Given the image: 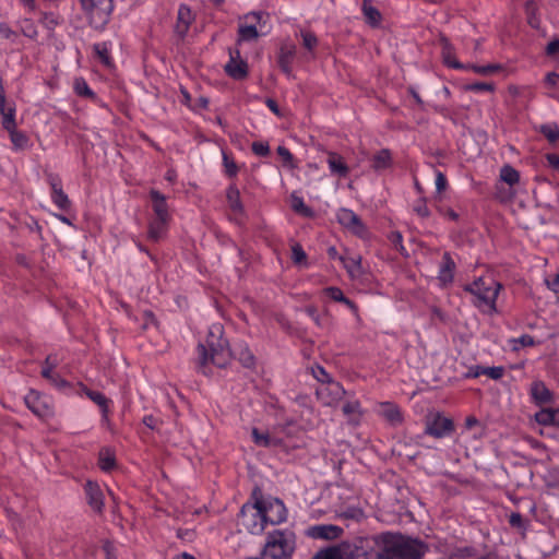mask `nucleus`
<instances>
[{"instance_id": "f257e3e1", "label": "nucleus", "mask_w": 559, "mask_h": 559, "mask_svg": "<svg viewBox=\"0 0 559 559\" xmlns=\"http://www.w3.org/2000/svg\"><path fill=\"white\" fill-rule=\"evenodd\" d=\"M224 329L221 324H213L209 329L205 344H199V364L202 372L206 374L205 366L209 361L218 368L228 365L233 356L238 357L242 366L250 368L254 365V356L248 347L230 349L228 342L223 338Z\"/></svg>"}, {"instance_id": "f03ea898", "label": "nucleus", "mask_w": 559, "mask_h": 559, "mask_svg": "<svg viewBox=\"0 0 559 559\" xmlns=\"http://www.w3.org/2000/svg\"><path fill=\"white\" fill-rule=\"evenodd\" d=\"M425 546L401 534L384 533L373 537V546L366 559H421Z\"/></svg>"}, {"instance_id": "7ed1b4c3", "label": "nucleus", "mask_w": 559, "mask_h": 559, "mask_svg": "<svg viewBox=\"0 0 559 559\" xmlns=\"http://www.w3.org/2000/svg\"><path fill=\"white\" fill-rule=\"evenodd\" d=\"M251 499L252 502L248 501L241 507L238 525L252 535H260L269 523L276 524L278 521L267 516L269 511L273 508V502L265 500L259 488L253 489Z\"/></svg>"}, {"instance_id": "20e7f679", "label": "nucleus", "mask_w": 559, "mask_h": 559, "mask_svg": "<svg viewBox=\"0 0 559 559\" xmlns=\"http://www.w3.org/2000/svg\"><path fill=\"white\" fill-rule=\"evenodd\" d=\"M500 288L501 285L492 278L485 280L479 277L471 285H467L465 290L475 296L474 304L476 307L485 312H492L496 310V299Z\"/></svg>"}, {"instance_id": "39448f33", "label": "nucleus", "mask_w": 559, "mask_h": 559, "mask_svg": "<svg viewBox=\"0 0 559 559\" xmlns=\"http://www.w3.org/2000/svg\"><path fill=\"white\" fill-rule=\"evenodd\" d=\"M80 4L88 19L90 25L95 29L105 27L114 10L112 0H80Z\"/></svg>"}, {"instance_id": "423d86ee", "label": "nucleus", "mask_w": 559, "mask_h": 559, "mask_svg": "<svg viewBox=\"0 0 559 559\" xmlns=\"http://www.w3.org/2000/svg\"><path fill=\"white\" fill-rule=\"evenodd\" d=\"M25 404L34 415L41 419H49L53 416V407L50 399L43 396L35 390H31L25 396Z\"/></svg>"}, {"instance_id": "0eeeda50", "label": "nucleus", "mask_w": 559, "mask_h": 559, "mask_svg": "<svg viewBox=\"0 0 559 559\" xmlns=\"http://www.w3.org/2000/svg\"><path fill=\"white\" fill-rule=\"evenodd\" d=\"M454 425L452 419L436 413L426 417L425 432L435 438H444L452 433Z\"/></svg>"}, {"instance_id": "6e6552de", "label": "nucleus", "mask_w": 559, "mask_h": 559, "mask_svg": "<svg viewBox=\"0 0 559 559\" xmlns=\"http://www.w3.org/2000/svg\"><path fill=\"white\" fill-rule=\"evenodd\" d=\"M346 394L341 383L329 381V383L320 384L316 390L317 399L324 406H334Z\"/></svg>"}, {"instance_id": "1a4fd4ad", "label": "nucleus", "mask_w": 559, "mask_h": 559, "mask_svg": "<svg viewBox=\"0 0 559 559\" xmlns=\"http://www.w3.org/2000/svg\"><path fill=\"white\" fill-rule=\"evenodd\" d=\"M337 222L354 235L365 238L368 230L361 219L352 210L340 209L336 213Z\"/></svg>"}, {"instance_id": "9d476101", "label": "nucleus", "mask_w": 559, "mask_h": 559, "mask_svg": "<svg viewBox=\"0 0 559 559\" xmlns=\"http://www.w3.org/2000/svg\"><path fill=\"white\" fill-rule=\"evenodd\" d=\"M250 16L257 20V24L241 25L238 31V43L250 41L258 38L260 35H264L267 33V31L264 27V19L267 17L266 14L262 12H253L250 14Z\"/></svg>"}, {"instance_id": "9b49d317", "label": "nucleus", "mask_w": 559, "mask_h": 559, "mask_svg": "<svg viewBox=\"0 0 559 559\" xmlns=\"http://www.w3.org/2000/svg\"><path fill=\"white\" fill-rule=\"evenodd\" d=\"M225 72L235 80H242L248 75V64L240 57L238 49H229V61L225 64Z\"/></svg>"}, {"instance_id": "f8f14e48", "label": "nucleus", "mask_w": 559, "mask_h": 559, "mask_svg": "<svg viewBox=\"0 0 559 559\" xmlns=\"http://www.w3.org/2000/svg\"><path fill=\"white\" fill-rule=\"evenodd\" d=\"M84 492L87 504L91 509L97 513L102 514L104 511V492L100 489L99 485L96 481L87 480L84 485Z\"/></svg>"}, {"instance_id": "ddd939ff", "label": "nucleus", "mask_w": 559, "mask_h": 559, "mask_svg": "<svg viewBox=\"0 0 559 559\" xmlns=\"http://www.w3.org/2000/svg\"><path fill=\"white\" fill-rule=\"evenodd\" d=\"M227 203L230 210V218L237 224H242L245 217V209L240 201V192L235 186H230L226 192Z\"/></svg>"}, {"instance_id": "4468645a", "label": "nucleus", "mask_w": 559, "mask_h": 559, "mask_svg": "<svg viewBox=\"0 0 559 559\" xmlns=\"http://www.w3.org/2000/svg\"><path fill=\"white\" fill-rule=\"evenodd\" d=\"M355 552L350 545L342 543L318 551L312 559H354Z\"/></svg>"}, {"instance_id": "2eb2a0df", "label": "nucleus", "mask_w": 559, "mask_h": 559, "mask_svg": "<svg viewBox=\"0 0 559 559\" xmlns=\"http://www.w3.org/2000/svg\"><path fill=\"white\" fill-rule=\"evenodd\" d=\"M343 528L333 524H319L310 526L307 535L314 539L332 540L338 538L343 534Z\"/></svg>"}, {"instance_id": "dca6fc26", "label": "nucleus", "mask_w": 559, "mask_h": 559, "mask_svg": "<svg viewBox=\"0 0 559 559\" xmlns=\"http://www.w3.org/2000/svg\"><path fill=\"white\" fill-rule=\"evenodd\" d=\"M248 559H280V530H273L267 534L259 557Z\"/></svg>"}, {"instance_id": "f3484780", "label": "nucleus", "mask_w": 559, "mask_h": 559, "mask_svg": "<svg viewBox=\"0 0 559 559\" xmlns=\"http://www.w3.org/2000/svg\"><path fill=\"white\" fill-rule=\"evenodd\" d=\"M377 413L390 425L397 426L403 421V415L400 407L391 402H381L378 404Z\"/></svg>"}, {"instance_id": "a211bd4d", "label": "nucleus", "mask_w": 559, "mask_h": 559, "mask_svg": "<svg viewBox=\"0 0 559 559\" xmlns=\"http://www.w3.org/2000/svg\"><path fill=\"white\" fill-rule=\"evenodd\" d=\"M150 197L152 200L153 211L156 216L155 218L170 219L165 195L160 193L158 190L152 189L150 191Z\"/></svg>"}, {"instance_id": "6ab92c4d", "label": "nucleus", "mask_w": 559, "mask_h": 559, "mask_svg": "<svg viewBox=\"0 0 559 559\" xmlns=\"http://www.w3.org/2000/svg\"><path fill=\"white\" fill-rule=\"evenodd\" d=\"M193 21L192 12L189 7L182 4L178 9V17L175 31L180 36H185Z\"/></svg>"}, {"instance_id": "aec40b11", "label": "nucleus", "mask_w": 559, "mask_h": 559, "mask_svg": "<svg viewBox=\"0 0 559 559\" xmlns=\"http://www.w3.org/2000/svg\"><path fill=\"white\" fill-rule=\"evenodd\" d=\"M344 416L347 417V421L350 425L357 426L359 425L364 412L361 409L360 403L357 400L346 402L342 407Z\"/></svg>"}, {"instance_id": "412c9836", "label": "nucleus", "mask_w": 559, "mask_h": 559, "mask_svg": "<svg viewBox=\"0 0 559 559\" xmlns=\"http://www.w3.org/2000/svg\"><path fill=\"white\" fill-rule=\"evenodd\" d=\"M340 261L343 263L344 267L347 270L350 277H360L364 274L361 257L359 254L350 257H340Z\"/></svg>"}, {"instance_id": "4be33fe9", "label": "nucleus", "mask_w": 559, "mask_h": 559, "mask_svg": "<svg viewBox=\"0 0 559 559\" xmlns=\"http://www.w3.org/2000/svg\"><path fill=\"white\" fill-rule=\"evenodd\" d=\"M531 394L537 404H547L551 402L552 394L542 381H535L531 386Z\"/></svg>"}, {"instance_id": "5701e85b", "label": "nucleus", "mask_w": 559, "mask_h": 559, "mask_svg": "<svg viewBox=\"0 0 559 559\" xmlns=\"http://www.w3.org/2000/svg\"><path fill=\"white\" fill-rule=\"evenodd\" d=\"M455 269V262L451 258L449 252H444L442 255V264L439 271V280L443 284H449L453 281V271Z\"/></svg>"}, {"instance_id": "b1692460", "label": "nucleus", "mask_w": 559, "mask_h": 559, "mask_svg": "<svg viewBox=\"0 0 559 559\" xmlns=\"http://www.w3.org/2000/svg\"><path fill=\"white\" fill-rule=\"evenodd\" d=\"M86 396L100 407L103 419L108 420L109 400L99 391L84 389Z\"/></svg>"}, {"instance_id": "393cba45", "label": "nucleus", "mask_w": 559, "mask_h": 559, "mask_svg": "<svg viewBox=\"0 0 559 559\" xmlns=\"http://www.w3.org/2000/svg\"><path fill=\"white\" fill-rule=\"evenodd\" d=\"M169 219L154 218L150 223L148 227V239L153 241H159L166 234L168 228Z\"/></svg>"}, {"instance_id": "a878e982", "label": "nucleus", "mask_w": 559, "mask_h": 559, "mask_svg": "<svg viewBox=\"0 0 559 559\" xmlns=\"http://www.w3.org/2000/svg\"><path fill=\"white\" fill-rule=\"evenodd\" d=\"M328 165L331 173L336 174L340 177H346L348 174L347 165L343 162V158L334 152L329 153Z\"/></svg>"}, {"instance_id": "bb28decb", "label": "nucleus", "mask_w": 559, "mask_h": 559, "mask_svg": "<svg viewBox=\"0 0 559 559\" xmlns=\"http://www.w3.org/2000/svg\"><path fill=\"white\" fill-rule=\"evenodd\" d=\"M440 43L442 45V57L444 62L452 68L463 69L465 68L461 62L456 61L453 58V46L450 44L449 39L444 36L440 37Z\"/></svg>"}, {"instance_id": "cd10ccee", "label": "nucleus", "mask_w": 559, "mask_h": 559, "mask_svg": "<svg viewBox=\"0 0 559 559\" xmlns=\"http://www.w3.org/2000/svg\"><path fill=\"white\" fill-rule=\"evenodd\" d=\"M289 204L294 212L304 216V217H312L313 211L307 206L301 197H299L296 192L290 194Z\"/></svg>"}, {"instance_id": "c85d7f7f", "label": "nucleus", "mask_w": 559, "mask_h": 559, "mask_svg": "<svg viewBox=\"0 0 559 559\" xmlns=\"http://www.w3.org/2000/svg\"><path fill=\"white\" fill-rule=\"evenodd\" d=\"M362 13L366 19V22L371 26L379 25L381 21V13L377 8L371 4L370 0H364L362 2Z\"/></svg>"}, {"instance_id": "c756f323", "label": "nucleus", "mask_w": 559, "mask_h": 559, "mask_svg": "<svg viewBox=\"0 0 559 559\" xmlns=\"http://www.w3.org/2000/svg\"><path fill=\"white\" fill-rule=\"evenodd\" d=\"M392 157L389 150L383 148L374 154L372 158V167L376 170L385 169L391 166Z\"/></svg>"}, {"instance_id": "7c9ffc66", "label": "nucleus", "mask_w": 559, "mask_h": 559, "mask_svg": "<svg viewBox=\"0 0 559 559\" xmlns=\"http://www.w3.org/2000/svg\"><path fill=\"white\" fill-rule=\"evenodd\" d=\"M295 550V537L292 533L282 532V559H292Z\"/></svg>"}, {"instance_id": "2f4dec72", "label": "nucleus", "mask_w": 559, "mask_h": 559, "mask_svg": "<svg viewBox=\"0 0 559 559\" xmlns=\"http://www.w3.org/2000/svg\"><path fill=\"white\" fill-rule=\"evenodd\" d=\"M98 465L99 468L104 472H110L115 467L116 459L109 449L100 450Z\"/></svg>"}, {"instance_id": "473e14b6", "label": "nucleus", "mask_w": 559, "mask_h": 559, "mask_svg": "<svg viewBox=\"0 0 559 559\" xmlns=\"http://www.w3.org/2000/svg\"><path fill=\"white\" fill-rule=\"evenodd\" d=\"M325 294L335 301L345 304L350 310L357 311L356 305L344 296L343 292L337 287L325 288Z\"/></svg>"}, {"instance_id": "72a5a7b5", "label": "nucleus", "mask_w": 559, "mask_h": 559, "mask_svg": "<svg viewBox=\"0 0 559 559\" xmlns=\"http://www.w3.org/2000/svg\"><path fill=\"white\" fill-rule=\"evenodd\" d=\"M40 374L58 389H64L70 385L67 380H64L59 373L53 372V370L41 369Z\"/></svg>"}, {"instance_id": "f704fd0d", "label": "nucleus", "mask_w": 559, "mask_h": 559, "mask_svg": "<svg viewBox=\"0 0 559 559\" xmlns=\"http://www.w3.org/2000/svg\"><path fill=\"white\" fill-rule=\"evenodd\" d=\"M290 259L299 267L307 266V254L305 250L302 249L301 245L298 242H295L292 245V254Z\"/></svg>"}, {"instance_id": "c9c22d12", "label": "nucleus", "mask_w": 559, "mask_h": 559, "mask_svg": "<svg viewBox=\"0 0 559 559\" xmlns=\"http://www.w3.org/2000/svg\"><path fill=\"white\" fill-rule=\"evenodd\" d=\"M500 178L506 183L513 186L519 182L520 174L510 165H504L500 170Z\"/></svg>"}, {"instance_id": "e433bc0d", "label": "nucleus", "mask_w": 559, "mask_h": 559, "mask_svg": "<svg viewBox=\"0 0 559 559\" xmlns=\"http://www.w3.org/2000/svg\"><path fill=\"white\" fill-rule=\"evenodd\" d=\"M51 200L62 211L70 209L71 202L62 188L51 192Z\"/></svg>"}, {"instance_id": "4c0bfd02", "label": "nucleus", "mask_w": 559, "mask_h": 559, "mask_svg": "<svg viewBox=\"0 0 559 559\" xmlns=\"http://www.w3.org/2000/svg\"><path fill=\"white\" fill-rule=\"evenodd\" d=\"M538 130L550 143L559 140V127L556 123L542 124Z\"/></svg>"}, {"instance_id": "58836bf2", "label": "nucleus", "mask_w": 559, "mask_h": 559, "mask_svg": "<svg viewBox=\"0 0 559 559\" xmlns=\"http://www.w3.org/2000/svg\"><path fill=\"white\" fill-rule=\"evenodd\" d=\"M535 419L540 425L556 426V409H542L536 413Z\"/></svg>"}, {"instance_id": "ea45409f", "label": "nucleus", "mask_w": 559, "mask_h": 559, "mask_svg": "<svg viewBox=\"0 0 559 559\" xmlns=\"http://www.w3.org/2000/svg\"><path fill=\"white\" fill-rule=\"evenodd\" d=\"M94 52L105 66L111 64L109 50L106 43H98L93 46Z\"/></svg>"}, {"instance_id": "a19ab883", "label": "nucleus", "mask_w": 559, "mask_h": 559, "mask_svg": "<svg viewBox=\"0 0 559 559\" xmlns=\"http://www.w3.org/2000/svg\"><path fill=\"white\" fill-rule=\"evenodd\" d=\"M10 133V139L15 148H24L28 142V138L23 133L16 130V128L8 131Z\"/></svg>"}, {"instance_id": "79ce46f5", "label": "nucleus", "mask_w": 559, "mask_h": 559, "mask_svg": "<svg viewBox=\"0 0 559 559\" xmlns=\"http://www.w3.org/2000/svg\"><path fill=\"white\" fill-rule=\"evenodd\" d=\"M20 27H21V32L24 36H26L31 39H36L38 32H37V28L32 20L24 19L23 21H21Z\"/></svg>"}, {"instance_id": "37998d69", "label": "nucleus", "mask_w": 559, "mask_h": 559, "mask_svg": "<svg viewBox=\"0 0 559 559\" xmlns=\"http://www.w3.org/2000/svg\"><path fill=\"white\" fill-rule=\"evenodd\" d=\"M0 112L2 114V126L7 131L16 128L14 108H4V110Z\"/></svg>"}, {"instance_id": "c03bdc74", "label": "nucleus", "mask_w": 559, "mask_h": 559, "mask_svg": "<svg viewBox=\"0 0 559 559\" xmlns=\"http://www.w3.org/2000/svg\"><path fill=\"white\" fill-rule=\"evenodd\" d=\"M40 23L49 32H52L56 28V26L59 24V17L51 12H49V13L45 12L41 14Z\"/></svg>"}, {"instance_id": "a18cd8bd", "label": "nucleus", "mask_w": 559, "mask_h": 559, "mask_svg": "<svg viewBox=\"0 0 559 559\" xmlns=\"http://www.w3.org/2000/svg\"><path fill=\"white\" fill-rule=\"evenodd\" d=\"M74 90L78 95L92 97L94 96L93 91L88 87L87 83L83 79H76L74 83Z\"/></svg>"}, {"instance_id": "49530a36", "label": "nucleus", "mask_w": 559, "mask_h": 559, "mask_svg": "<svg viewBox=\"0 0 559 559\" xmlns=\"http://www.w3.org/2000/svg\"><path fill=\"white\" fill-rule=\"evenodd\" d=\"M282 167L288 169L297 168V163L293 156V154L285 147H282Z\"/></svg>"}, {"instance_id": "de8ad7c7", "label": "nucleus", "mask_w": 559, "mask_h": 559, "mask_svg": "<svg viewBox=\"0 0 559 559\" xmlns=\"http://www.w3.org/2000/svg\"><path fill=\"white\" fill-rule=\"evenodd\" d=\"M474 72L483 75L491 74L501 69L500 64H488V66H471Z\"/></svg>"}, {"instance_id": "09e8293b", "label": "nucleus", "mask_w": 559, "mask_h": 559, "mask_svg": "<svg viewBox=\"0 0 559 559\" xmlns=\"http://www.w3.org/2000/svg\"><path fill=\"white\" fill-rule=\"evenodd\" d=\"M312 374L320 382V384L333 381L330 374L320 366L312 368Z\"/></svg>"}, {"instance_id": "8fccbe9b", "label": "nucleus", "mask_w": 559, "mask_h": 559, "mask_svg": "<svg viewBox=\"0 0 559 559\" xmlns=\"http://www.w3.org/2000/svg\"><path fill=\"white\" fill-rule=\"evenodd\" d=\"M483 374H486V376H488L489 378H491L493 380H499L504 374V368L501 367V366H499V367H484Z\"/></svg>"}, {"instance_id": "3c124183", "label": "nucleus", "mask_w": 559, "mask_h": 559, "mask_svg": "<svg viewBox=\"0 0 559 559\" xmlns=\"http://www.w3.org/2000/svg\"><path fill=\"white\" fill-rule=\"evenodd\" d=\"M466 90L473 92H492L495 90V85L492 83L478 82L467 85Z\"/></svg>"}, {"instance_id": "603ef678", "label": "nucleus", "mask_w": 559, "mask_h": 559, "mask_svg": "<svg viewBox=\"0 0 559 559\" xmlns=\"http://www.w3.org/2000/svg\"><path fill=\"white\" fill-rule=\"evenodd\" d=\"M414 212L423 217V218H427L430 216V211L429 209L427 207V204H426V199H420L415 205H414Z\"/></svg>"}, {"instance_id": "864d4df0", "label": "nucleus", "mask_w": 559, "mask_h": 559, "mask_svg": "<svg viewBox=\"0 0 559 559\" xmlns=\"http://www.w3.org/2000/svg\"><path fill=\"white\" fill-rule=\"evenodd\" d=\"M0 36L5 39L15 40L17 33L13 31L7 23H0Z\"/></svg>"}, {"instance_id": "5fc2aeb1", "label": "nucleus", "mask_w": 559, "mask_h": 559, "mask_svg": "<svg viewBox=\"0 0 559 559\" xmlns=\"http://www.w3.org/2000/svg\"><path fill=\"white\" fill-rule=\"evenodd\" d=\"M252 437L258 445L267 447L270 444V437L267 433H260L257 428L252 430Z\"/></svg>"}, {"instance_id": "6e6d98bb", "label": "nucleus", "mask_w": 559, "mask_h": 559, "mask_svg": "<svg viewBox=\"0 0 559 559\" xmlns=\"http://www.w3.org/2000/svg\"><path fill=\"white\" fill-rule=\"evenodd\" d=\"M252 152L258 156H266L270 153V146L267 143L253 142Z\"/></svg>"}, {"instance_id": "4d7b16f0", "label": "nucleus", "mask_w": 559, "mask_h": 559, "mask_svg": "<svg viewBox=\"0 0 559 559\" xmlns=\"http://www.w3.org/2000/svg\"><path fill=\"white\" fill-rule=\"evenodd\" d=\"M223 159H224V166H225L226 174L229 177L236 176L238 168H237V165L235 164V162L229 159L226 154H224V158Z\"/></svg>"}, {"instance_id": "13d9d810", "label": "nucleus", "mask_w": 559, "mask_h": 559, "mask_svg": "<svg viewBox=\"0 0 559 559\" xmlns=\"http://www.w3.org/2000/svg\"><path fill=\"white\" fill-rule=\"evenodd\" d=\"M47 180L51 188V192L62 188L61 179L58 175L50 173L47 175Z\"/></svg>"}, {"instance_id": "bf43d9fd", "label": "nucleus", "mask_w": 559, "mask_h": 559, "mask_svg": "<svg viewBox=\"0 0 559 559\" xmlns=\"http://www.w3.org/2000/svg\"><path fill=\"white\" fill-rule=\"evenodd\" d=\"M447 178L441 171H436V189L437 192H443L447 189Z\"/></svg>"}, {"instance_id": "052dcab7", "label": "nucleus", "mask_w": 559, "mask_h": 559, "mask_svg": "<svg viewBox=\"0 0 559 559\" xmlns=\"http://www.w3.org/2000/svg\"><path fill=\"white\" fill-rule=\"evenodd\" d=\"M59 365L57 355H48L44 361L43 369L55 370Z\"/></svg>"}, {"instance_id": "680f3d73", "label": "nucleus", "mask_w": 559, "mask_h": 559, "mask_svg": "<svg viewBox=\"0 0 559 559\" xmlns=\"http://www.w3.org/2000/svg\"><path fill=\"white\" fill-rule=\"evenodd\" d=\"M509 523L512 527L522 528L523 525V518L519 512H513L510 514Z\"/></svg>"}, {"instance_id": "e2e57ef3", "label": "nucleus", "mask_w": 559, "mask_h": 559, "mask_svg": "<svg viewBox=\"0 0 559 559\" xmlns=\"http://www.w3.org/2000/svg\"><path fill=\"white\" fill-rule=\"evenodd\" d=\"M103 550L106 555V559H117L115 555V546L110 540L104 542Z\"/></svg>"}, {"instance_id": "0e129e2a", "label": "nucleus", "mask_w": 559, "mask_h": 559, "mask_svg": "<svg viewBox=\"0 0 559 559\" xmlns=\"http://www.w3.org/2000/svg\"><path fill=\"white\" fill-rule=\"evenodd\" d=\"M304 46L307 49H312L317 45V37L313 34L306 33L302 35Z\"/></svg>"}, {"instance_id": "69168bd1", "label": "nucleus", "mask_w": 559, "mask_h": 559, "mask_svg": "<svg viewBox=\"0 0 559 559\" xmlns=\"http://www.w3.org/2000/svg\"><path fill=\"white\" fill-rule=\"evenodd\" d=\"M159 423H160V421H159L156 417H154L153 415H146V416H144V418H143V424H144L147 428H150V429H152V430L158 429V424H159Z\"/></svg>"}, {"instance_id": "338daca9", "label": "nucleus", "mask_w": 559, "mask_h": 559, "mask_svg": "<svg viewBox=\"0 0 559 559\" xmlns=\"http://www.w3.org/2000/svg\"><path fill=\"white\" fill-rule=\"evenodd\" d=\"M545 283L552 293L559 295V273L556 275L554 280H546Z\"/></svg>"}, {"instance_id": "774afa93", "label": "nucleus", "mask_w": 559, "mask_h": 559, "mask_svg": "<svg viewBox=\"0 0 559 559\" xmlns=\"http://www.w3.org/2000/svg\"><path fill=\"white\" fill-rule=\"evenodd\" d=\"M557 52H559V38L551 40L550 43H548L546 47L547 55L552 56L556 55Z\"/></svg>"}]
</instances>
